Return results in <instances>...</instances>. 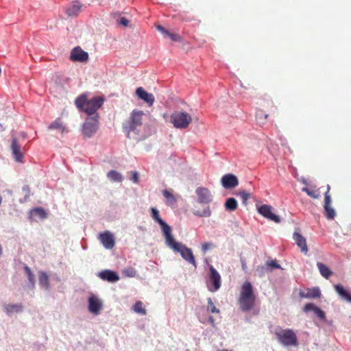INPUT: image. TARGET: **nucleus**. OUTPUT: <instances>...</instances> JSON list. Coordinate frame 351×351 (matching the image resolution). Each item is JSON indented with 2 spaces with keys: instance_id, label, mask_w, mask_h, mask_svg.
I'll return each mask as SVG.
<instances>
[{
  "instance_id": "f257e3e1",
  "label": "nucleus",
  "mask_w": 351,
  "mask_h": 351,
  "mask_svg": "<svg viewBox=\"0 0 351 351\" xmlns=\"http://www.w3.org/2000/svg\"><path fill=\"white\" fill-rule=\"evenodd\" d=\"M256 295L251 282L246 281L241 287L238 302L243 311H249L254 306Z\"/></svg>"
},
{
  "instance_id": "f03ea898",
  "label": "nucleus",
  "mask_w": 351,
  "mask_h": 351,
  "mask_svg": "<svg viewBox=\"0 0 351 351\" xmlns=\"http://www.w3.org/2000/svg\"><path fill=\"white\" fill-rule=\"evenodd\" d=\"M77 108L84 110L89 115L95 114L97 110L103 105L104 99L101 97H94L88 100L86 95H82L75 99Z\"/></svg>"
},
{
  "instance_id": "7ed1b4c3",
  "label": "nucleus",
  "mask_w": 351,
  "mask_h": 351,
  "mask_svg": "<svg viewBox=\"0 0 351 351\" xmlns=\"http://www.w3.org/2000/svg\"><path fill=\"white\" fill-rule=\"evenodd\" d=\"M165 244L174 252H179L186 262L196 267V262L192 250L181 243L176 241L173 235L169 237V239H165Z\"/></svg>"
},
{
  "instance_id": "20e7f679",
  "label": "nucleus",
  "mask_w": 351,
  "mask_h": 351,
  "mask_svg": "<svg viewBox=\"0 0 351 351\" xmlns=\"http://www.w3.org/2000/svg\"><path fill=\"white\" fill-rule=\"evenodd\" d=\"M278 342L284 346H297L298 341L297 336L292 329L280 328L274 332Z\"/></svg>"
},
{
  "instance_id": "39448f33",
  "label": "nucleus",
  "mask_w": 351,
  "mask_h": 351,
  "mask_svg": "<svg viewBox=\"0 0 351 351\" xmlns=\"http://www.w3.org/2000/svg\"><path fill=\"white\" fill-rule=\"evenodd\" d=\"M171 121L177 129H185L192 121L191 116L184 111H176L171 115Z\"/></svg>"
},
{
  "instance_id": "423d86ee",
  "label": "nucleus",
  "mask_w": 351,
  "mask_h": 351,
  "mask_svg": "<svg viewBox=\"0 0 351 351\" xmlns=\"http://www.w3.org/2000/svg\"><path fill=\"white\" fill-rule=\"evenodd\" d=\"M144 113L143 111L140 110H133L130 117V120L124 123L123 128L128 133L130 134V132H135L136 130L137 127L141 125L142 124V117L143 116Z\"/></svg>"
},
{
  "instance_id": "0eeeda50",
  "label": "nucleus",
  "mask_w": 351,
  "mask_h": 351,
  "mask_svg": "<svg viewBox=\"0 0 351 351\" xmlns=\"http://www.w3.org/2000/svg\"><path fill=\"white\" fill-rule=\"evenodd\" d=\"M103 300L98 295L92 293H90L88 298V311L94 315H98L103 310Z\"/></svg>"
},
{
  "instance_id": "6e6552de",
  "label": "nucleus",
  "mask_w": 351,
  "mask_h": 351,
  "mask_svg": "<svg viewBox=\"0 0 351 351\" xmlns=\"http://www.w3.org/2000/svg\"><path fill=\"white\" fill-rule=\"evenodd\" d=\"M152 218L159 223L160 226L165 239H169V237L172 235L171 228L160 217L159 211L156 208H151Z\"/></svg>"
},
{
  "instance_id": "1a4fd4ad",
  "label": "nucleus",
  "mask_w": 351,
  "mask_h": 351,
  "mask_svg": "<svg viewBox=\"0 0 351 351\" xmlns=\"http://www.w3.org/2000/svg\"><path fill=\"white\" fill-rule=\"evenodd\" d=\"M97 114L95 116L87 119L86 122L83 125L82 132L83 134L88 136H92L97 130L98 126V121H97Z\"/></svg>"
},
{
  "instance_id": "9d476101",
  "label": "nucleus",
  "mask_w": 351,
  "mask_h": 351,
  "mask_svg": "<svg viewBox=\"0 0 351 351\" xmlns=\"http://www.w3.org/2000/svg\"><path fill=\"white\" fill-rule=\"evenodd\" d=\"M207 286L211 292L216 291L219 288V275L212 265H210L209 280L207 282Z\"/></svg>"
},
{
  "instance_id": "9b49d317",
  "label": "nucleus",
  "mask_w": 351,
  "mask_h": 351,
  "mask_svg": "<svg viewBox=\"0 0 351 351\" xmlns=\"http://www.w3.org/2000/svg\"><path fill=\"white\" fill-rule=\"evenodd\" d=\"M98 239L102 245L107 250H111L114 246L115 241L114 235L108 230L100 233L99 234Z\"/></svg>"
},
{
  "instance_id": "f8f14e48",
  "label": "nucleus",
  "mask_w": 351,
  "mask_h": 351,
  "mask_svg": "<svg viewBox=\"0 0 351 351\" xmlns=\"http://www.w3.org/2000/svg\"><path fill=\"white\" fill-rule=\"evenodd\" d=\"M258 210L261 215L267 219L274 221L275 223L280 222V217L272 213V208L271 206L267 204L262 205L258 208Z\"/></svg>"
},
{
  "instance_id": "ddd939ff",
  "label": "nucleus",
  "mask_w": 351,
  "mask_h": 351,
  "mask_svg": "<svg viewBox=\"0 0 351 351\" xmlns=\"http://www.w3.org/2000/svg\"><path fill=\"white\" fill-rule=\"evenodd\" d=\"M10 149L15 161L22 162L23 153L22 152L21 145L18 142V140L15 137L12 139Z\"/></svg>"
},
{
  "instance_id": "4468645a",
  "label": "nucleus",
  "mask_w": 351,
  "mask_h": 351,
  "mask_svg": "<svg viewBox=\"0 0 351 351\" xmlns=\"http://www.w3.org/2000/svg\"><path fill=\"white\" fill-rule=\"evenodd\" d=\"M222 186L227 189H232L239 185V180L233 174H226L221 179Z\"/></svg>"
},
{
  "instance_id": "2eb2a0df",
  "label": "nucleus",
  "mask_w": 351,
  "mask_h": 351,
  "mask_svg": "<svg viewBox=\"0 0 351 351\" xmlns=\"http://www.w3.org/2000/svg\"><path fill=\"white\" fill-rule=\"evenodd\" d=\"M88 58L87 52L83 51L80 47H75L71 53V59L77 62H85Z\"/></svg>"
},
{
  "instance_id": "dca6fc26",
  "label": "nucleus",
  "mask_w": 351,
  "mask_h": 351,
  "mask_svg": "<svg viewBox=\"0 0 351 351\" xmlns=\"http://www.w3.org/2000/svg\"><path fill=\"white\" fill-rule=\"evenodd\" d=\"M196 193L199 204H208L212 200L211 194L206 189L199 188L196 190Z\"/></svg>"
},
{
  "instance_id": "f3484780",
  "label": "nucleus",
  "mask_w": 351,
  "mask_h": 351,
  "mask_svg": "<svg viewBox=\"0 0 351 351\" xmlns=\"http://www.w3.org/2000/svg\"><path fill=\"white\" fill-rule=\"evenodd\" d=\"M98 276L103 280L110 282H115L119 280V275L115 271L109 269L101 271Z\"/></svg>"
},
{
  "instance_id": "a211bd4d",
  "label": "nucleus",
  "mask_w": 351,
  "mask_h": 351,
  "mask_svg": "<svg viewBox=\"0 0 351 351\" xmlns=\"http://www.w3.org/2000/svg\"><path fill=\"white\" fill-rule=\"evenodd\" d=\"M136 93L137 96L147 104L149 106H152L154 102V96L152 93H149L145 91L143 88L139 87L136 89Z\"/></svg>"
},
{
  "instance_id": "6ab92c4d",
  "label": "nucleus",
  "mask_w": 351,
  "mask_h": 351,
  "mask_svg": "<svg viewBox=\"0 0 351 351\" xmlns=\"http://www.w3.org/2000/svg\"><path fill=\"white\" fill-rule=\"evenodd\" d=\"M3 311L8 315H12L14 313L23 312V306L22 304H5Z\"/></svg>"
},
{
  "instance_id": "aec40b11",
  "label": "nucleus",
  "mask_w": 351,
  "mask_h": 351,
  "mask_svg": "<svg viewBox=\"0 0 351 351\" xmlns=\"http://www.w3.org/2000/svg\"><path fill=\"white\" fill-rule=\"evenodd\" d=\"M293 239L297 245L301 249V251L306 254L308 252V247L306 239L300 233L295 232L293 233Z\"/></svg>"
},
{
  "instance_id": "412c9836",
  "label": "nucleus",
  "mask_w": 351,
  "mask_h": 351,
  "mask_svg": "<svg viewBox=\"0 0 351 351\" xmlns=\"http://www.w3.org/2000/svg\"><path fill=\"white\" fill-rule=\"evenodd\" d=\"M300 295L301 298L315 299L320 298L321 292L318 287H313L311 289H307L306 292H300Z\"/></svg>"
},
{
  "instance_id": "4be33fe9",
  "label": "nucleus",
  "mask_w": 351,
  "mask_h": 351,
  "mask_svg": "<svg viewBox=\"0 0 351 351\" xmlns=\"http://www.w3.org/2000/svg\"><path fill=\"white\" fill-rule=\"evenodd\" d=\"M38 283L42 289L49 291L51 288L48 275L40 271L38 272Z\"/></svg>"
},
{
  "instance_id": "5701e85b",
  "label": "nucleus",
  "mask_w": 351,
  "mask_h": 351,
  "mask_svg": "<svg viewBox=\"0 0 351 351\" xmlns=\"http://www.w3.org/2000/svg\"><path fill=\"white\" fill-rule=\"evenodd\" d=\"M29 217L33 220L43 219L47 217V213L43 208H36L30 211Z\"/></svg>"
},
{
  "instance_id": "b1692460",
  "label": "nucleus",
  "mask_w": 351,
  "mask_h": 351,
  "mask_svg": "<svg viewBox=\"0 0 351 351\" xmlns=\"http://www.w3.org/2000/svg\"><path fill=\"white\" fill-rule=\"evenodd\" d=\"M335 290L339 295L341 299L345 300L351 303V295L341 285H335Z\"/></svg>"
},
{
  "instance_id": "393cba45",
  "label": "nucleus",
  "mask_w": 351,
  "mask_h": 351,
  "mask_svg": "<svg viewBox=\"0 0 351 351\" xmlns=\"http://www.w3.org/2000/svg\"><path fill=\"white\" fill-rule=\"evenodd\" d=\"M224 208L228 212H233L238 208V202L234 197L228 198L224 203Z\"/></svg>"
},
{
  "instance_id": "a878e982",
  "label": "nucleus",
  "mask_w": 351,
  "mask_h": 351,
  "mask_svg": "<svg viewBox=\"0 0 351 351\" xmlns=\"http://www.w3.org/2000/svg\"><path fill=\"white\" fill-rule=\"evenodd\" d=\"M82 5L79 2H73V3L66 9V14L69 16H76L81 9Z\"/></svg>"
},
{
  "instance_id": "bb28decb",
  "label": "nucleus",
  "mask_w": 351,
  "mask_h": 351,
  "mask_svg": "<svg viewBox=\"0 0 351 351\" xmlns=\"http://www.w3.org/2000/svg\"><path fill=\"white\" fill-rule=\"evenodd\" d=\"M107 178L111 182H121L123 180V177L122 176V175L115 170H112L109 171L107 173Z\"/></svg>"
},
{
  "instance_id": "cd10ccee",
  "label": "nucleus",
  "mask_w": 351,
  "mask_h": 351,
  "mask_svg": "<svg viewBox=\"0 0 351 351\" xmlns=\"http://www.w3.org/2000/svg\"><path fill=\"white\" fill-rule=\"evenodd\" d=\"M317 266L319 269L321 275L325 278L328 279L329 277L332 275V272L326 265L320 262H317Z\"/></svg>"
},
{
  "instance_id": "c85d7f7f",
  "label": "nucleus",
  "mask_w": 351,
  "mask_h": 351,
  "mask_svg": "<svg viewBox=\"0 0 351 351\" xmlns=\"http://www.w3.org/2000/svg\"><path fill=\"white\" fill-rule=\"evenodd\" d=\"M162 194L166 199V203L169 206H172L176 204L177 198L171 191L165 190L163 191Z\"/></svg>"
},
{
  "instance_id": "c756f323",
  "label": "nucleus",
  "mask_w": 351,
  "mask_h": 351,
  "mask_svg": "<svg viewBox=\"0 0 351 351\" xmlns=\"http://www.w3.org/2000/svg\"><path fill=\"white\" fill-rule=\"evenodd\" d=\"M324 208L326 217L329 220L333 219L336 215V213L335 209L331 206V205L324 206Z\"/></svg>"
},
{
  "instance_id": "7c9ffc66",
  "label": "nucleus",
  "mask_w": 351,
  "mask_h": 351,
  "mask_svg": "<svg viewBox=\"0 0 351 351\" xmlns=\"http://www.w3.org/2000/svg\"><path fill=\"white\" fill-rule=\"evenodd\" d=\"M49 130H56L60 132H63L64 130V127L63 126L62 122L59 119L55 120L48 127Z\"/></svg>"
},
{
  "instance_id": "2f4dec72",
  "label": "nucleus",
  "mask_w": 351,
  "mask_h": 351,
  "mask_svg": "<svg viewBox=\"0 0 351 351\" xmlns=\"http://www.w3.org/2000/svg\"><path fill=\"white\" fill-rule=\"evenodd\" d=\"M24 270H25V272L27 276V278H28V280L29 282V283L31 284V287L32 288H34L35 287V278H34V276L31 270V269L27 267V266H25L24 267Z\"/></svg>"
},
{
  "instance_id": "473e14b6",
  "label": "nucleus",
  "mask_w": 351,
  "mask_h": 351,
  "mask_svg": "<svg viewBox=\"0 0 351 351\" xmlns=\"http://www.w3.org/2000/svg\"><path fill=\"white\" fill-rule=\"evenodd\" d=\"M132 310L138 313L143 315H146V310L143 307V303L141 301H138L132 306Z\"/></svg>"
},
{
  "instance_id": "72a5a7b5",
  "label": "nucleus",
  "mask_w": 351,
  "mask_h": 351,
  "mask_svg": "<svg viewBox=\"0 0 351 351\" xmlns=\"http://www.w3.org/2000/svg\"><path fill=\"white\" fill-rule=\"evenodd\" d=\"M302 191L306 193V194L308 196H310L314 199H318L320 197L319 193L317 191L311 190L307 187L302 188Z\"/></svg>"
},
{
  "instance_id": "f704fd0d",
  "label": "nucleus",
  "mask_w": 351,
  "mask_h": 351,
  "mask_svg": "<svg viewBox=\"0 0 351 351\" xmlns=\"http://www.w3.org/2000/svg\"><path fill=\"white\" fill-rule=\"evenodd\" d=\"M123 274L127 277H134L136 274V270L132 267H127L123 270Z\"/></svg>"
},
{
  "instance_id": "c9c22d12",
  "label": "nucleus",
  "mask_w": 351,
  "mask_h": 351,
  "mask_svg": "<svg viewBox=\"0 0 351 351\" xmlns=\"http://www.w3.org/2000/svg\"><path fill=\"white\" fill-rule=\"evenodd\" d=\"M330 189V187L328 184L327 185V191H326V193L324 194V206L331 205L332 200H331L330 195L329 194Z\"/></svg>"
},
{
  "instance_id": "e433bc0d",
  "label": "nucleus",
  "mask_w": 351,
  "mask_h": 351,
  "mask_svg": "<svg viewBox=\"0 0 351 351\" xmlns=\"http://www.w3.org/2000/svg\"><path fill=\"white\" fill-rule=\"evenodd\" d=\"M193 213L195 215L201 216V217H208L210 215V210L208 208L204 209L203 210H194Z\"/></svg>"
},
{
  "instance_id": "4c0bfd02",
  "label": "nucleus",
  "mask_w": 351,
  "mask_h": 351,
  "mask_svg": "<svg viewBox=\"0 0 351 351\" xmlns=\"http://www.w3.org/2000/svg\"><path fill=\"white\" fill-rule=\"evenodd\" d=\"M207 311L211 313H219V311L214 305L211 298L208 299V307Z\"/></svg>"
},
{
  "instance_id": "58836bf2",
  "label": "nucleus",
  "mask_w": 351,
  "mask_h": 351,
  "mask_svg": "<svg viewBox=\"0 0 351 351\" xmlns=\"http://www.w3.org/2000/svg\"><path fill=\"white\" fill-rule=\"evenodd\" d=\"M239 195L242 199L243 203L244 204H247V202L248 199L250 198V194L245 191H240L239 193Z\"/></svg>"
},
{
  "instance_id": "ea45409f",
  "label": "nucleus",
  "mask_w": 351,
  "mask_h": 351,
  "mask_svg": "<svg viewBox=\"0 0 351 351\" xmlns=\"http://www.w3.org/2000/svg\"><path fill=\"white\" fill-rule=\"evenodd\" d=\"M314 313L322 320L325 321L326 320V315L324 311H323L319 308H316L315 311H314Z\"/></svg>"
},
{
  "instance_id": "a19ab883",
  "label": "nucleus",
  "mask_w": 351,
  "mask_h": 351,
  "mask_svg": "<svg viewBox=\"0 0 351 351\" xmlns=\"http://www.w3.org/2000/svg\"><path fill=\"white\" fill-rule=\"evenodd\" d=\"M317 308L314 304L313 303H308L306 304L304 307V311L306 313H308L311 311H313V312L315 311V308Z\"/></svg>"
},
{
  "instance_id": "79ce46f5",
  "label": "nucleus",
  "mask_w": 351,
  "mask_h": 351,
  "mask_svg": "<svg viewBox=\"0 0 351 351\" xmlns=\"http://www.w3.org/2000/svg\"><path fill=\"white\" fill-rule=\"evenodd\" d=\"M167 37L170 38L173 41L178 42L181 40V37L176 34L169 32Z\"/></svg>"
},
{
  "instance_id": "37998d69",
  "label": "nucleus",
  "mask_w": 351,
  "mask_h": 351,
  "mask_svg": "<svg viewBox=\"0 0 351 351\" xmlns=\"http://www.w3.org/2000/svg\"><path fill=\"white\" fill-rule=\"evenodd\" d=\"M117 23L124 27H127L129 24V21L125 17H120L117 19Z\"/></svg>"
},
{
  "instance_id": "c03bdc74",
  "label": "nucleus",
  "mask_w": 351,
  "mask_h": 351,
  "mask_svg": "<svg viewBox=\"0 0 351 351\" xmlns=\"http://www.w3.org/2000/svg\"><path fill=\"white\" fill-rule=\"evenodd\" d=\"M213 247V243H205L202 244V250L205 253L208 250H210Z\"/></svg>"
},
{
  "instance_id": "a18cd8bd",
  "label": "nucleus",
  "mask_w": 351,
  "mask_h": 351,
  "mask_svg": "<svg viewBox=\"0 0 351 351\" xmlns=\"http://www.w3.org/2000/svg\"><path fill=\"white\" fill-rule=\"evenodd\" d=\"M268 115L265 114L263 110H259L256 112V117L258 120L261 119L263 117L264 119H267Z\"/></svg>"
},
{
  "instance_id": "49530a36",
  "label": "nucleus",
  "mask_w": 351,
  "mask_h": 351,
  "mask_svg": "<svg viewBox=\"0 0 351 351\" xmlns=\"http://www.w3.org/2000/svg\"><path fill=\"white\" fill-rule=\"evenodd\" d=\"M156 29L161 32L164 35L165 37H167V34H169V31L165 29L161 25H157Z\"/></svg>"
},
{
  "instance_id": "de8ad7c7",
  "label": "nucleus",
  "mask_w": 351,
  "mask_h": 351,
  "mask_svg": "<svg viewBox=\"0 0 351 351\" xmlns=\"http://www.w3.org/2000/svg\"><path fill=\"white\" fill-rule=\"evenodd\" d=\"M267 265L275 269L280 268V265L276 262V261H271L269 262H267Z\"/></svg>"
},
{
  "instance_id": "09e8293b",
  "label": "nucleus",
  "mask_w": 351,
  "mask_h": 351,
  "mask_svg": "<svg viewBox=\"0 0 351 351\" xmlns=\"http://www.w3.org/2000/svg\"><path fill=\"white\" fill-rule=\"evenodd\" d=\"M131 180L135 183L138 182V175L136 172L133 173L132 177L131 178Z\"/></svg>"
},
{
  "instance_id": "8fccbe9b",
  "label": "nucleus",
  "mask_w": 351,
  "mask_h": 351,
  "mask_svg": "<svg viewBox=\"0 0 351 351\" xmlns=\"http://www.w3.org/2000/svg\"><path fill=\"white\" fill-rule=\"evenodd\" d=\"M241 266H242L243 270L246 271L247 265H246L245 260L244 258H241Z\"/></svg>"
},
{
  "instance_id": "3c124183",
  "label": "nucleus",
  "mask_w": 351,
  "mask_h": 351,
  "mask_svg": "<svg viewBox=\"0 0 351 351\" xmlns=\"http://www.w3.org/2000/svg\"><path fill=\"white\" fill-rule=\"evenodd\" d=\"M208 322L211 324V325L213 326V327H217V325L215 323V319L213 317H210L209 319H208Z\"/></svg>"
},
{
  "instance_id": "603ef678",
  "label": "nucleus",
  "mask_w": 351,
  "mask_h": 351,
  "mask_svg": "<svg viewBox=\"0 0 351 351\" xmlns=\"http://www.w3.org/2000/svg\"><path fill=\"white\" fill-rule=\"evenodd\" d=\"M23 190L26 193L25 194V197L27 196H29V187L27 186H25L23 187Z\"/></svg>"
},
{
  "instance_id": "864d4df0",
  "label": "nucleus",
  "mask_w": 351,
  "mask_h": 351,
  "mask_svg": "<svg viewBox=\"0 0 351 351\" xmlns=\"http://www.w3.org/2000/svg\"><path fill=\"white\" fill-rule=\"evenodd\" d=\"M2 253H3V248H2L1 245L0 244V256L2 254Z\"/></svg>"
},
{
  "instance_id": "5fc2aeb1",
  "label": "nucleus",
  "mask_w": 351,
  "mask_h": 351,
  "mask_svg": "<svg viewBox=\"0 0 351 351\" xmlns=\"http://www.w3.org/2000/svg\"><path fill=\"white\" fill-rule=\"evenodd\" d=\"M3 130V127L0 125V132Z\"/></svg>"
}]
</instances>
